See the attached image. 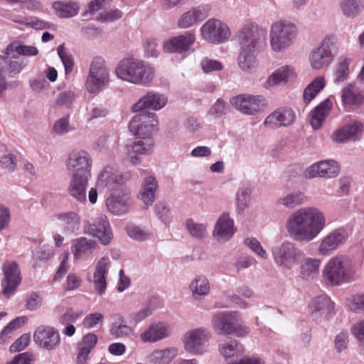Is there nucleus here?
Listing matches in <instances>:
<instances>
[{
	"mask_svg": "<svg viewBox=\"0 0 364 364\" xmlns=\"http://www.w3.org/2000/svg\"><path fill=\"white\" fill-rule=\"evenodd\" d=\"M244 243L260 258L263 259H267L268 258L267 252L255 237H247L245 239Z\"/></svg>",
	"mask_w": 364,
	"mask_h": 364,
	"instance_id": "4d7b16f0",
	"label": "nucleus"
},
{
	"mask_svg": "<svg viewBox=\"0 0 364 364\" xmlns=\"http://www.w3.org/2000/svg\"><path fill=\"white\" fill-rule=\"evenodd\" d=\"M275 264L284 270H291L299 264L304 252L292 241L286 240L272 248Z\"/></svg>",
	"mask_w": 364,
	"mask_h": 364,
	"instance_id": "6e6552de",
	"label": "nucleus"
},
{
	"mask_svg": "<svg viewBox=\"0 0 364 364\" xmlns=\"http://www.w3.org/2000/svg\"><path fill=\"white\" fill-rule=\"evenodd\" d=\"M114 74L119 80L124 82L148 87L154 79L155 70L146 61L126 58L118 63L114 69Z\"/></svg>",
	"mask_w": 364,
	"mask_h": 364,
	"instance_id": "7ed1b4c3",
	"label": "nucleus"
},
{
	"mask_svg": "<svg viewBox=\"0 0 364 364\" xmlns=\"http://www.w3.org/2000/svg\"><path fill=\"white\" fill-rule=\"evenodd\" d=\"M155 213L160 220L165 225H168L171 221V210L166 203L159 202L155 205Z\"/></svg>",
	"mask_w": 364,
	"mask_h": 364,
	"instance_id": "13d9d810",
	"label": "nucleus"
},
{
	"mask_svg": "<svg viewBox=\"0 0 364 364\" xmlns=\"http://www.w3.org/2000/svg\"><path fill=\"white\" fill-rule=\"evenodd\" d=\"M340 8L344 16L355 18L361 13L364 6L362 0H342Z\"/></svg>",
	"mask_w": 364,
	"mask_h": 364,
	"instance_id": "09e8293b",
	"label": "nucleus"
},
{
	"mask_svg": "<svg viewBox=\"0 0 364 364\" xmlns=\"http://www.w3.org/2000/svg\"><path fill=\"white\" fill-rule=\"evenodd\" d=\"M346 304L350 311L364 314V294L358 293L351 295L346 299Z\"/></svg>",
	"mask_w": 364,
	"mask_h": 364,
	"instance_id": "864d4df0",
	"label": "nucleus"
},
{
	"mask_svg": "<svg viewBox=\"0 0 364 364\" xmlns=\"http://www.w3.org/2000/svg\"><path fill=\"white\" fill-rule=\"evenodd\" d=\"M186 226L191 235L195 238H203L207 234L206 225L196 223L191 218L186 220Z\"/></svg>",
	"mask_w": 364,
	"mask_h": 364,
	"instance_id": "5fc2aeb1",
	"label": "nucleus"
},
{
	"mask_svg": "<svg viewBox=\"0 0 364 364\" xmlns=\"http://www.w3.org/2000/svg\"><path fill=\"white\" fill-rule=\"evenodd\" d=\"M200 33L205 41L213 44L224 43L230 36L228 26L216 18L208 20L200 28Z\"/></svg>",
	"mask_w": 364,
	"mask_h": 364,
	"instance_id": "f3484780",
	"label": "nucleus"
},
{
	"mask_svg": "<svg viewBox=\"0 0 364 364\" xmlns=\"http://www.w3.org/2000/svg\"><path fill=\"white\" fill-rule=\"evenodd\" d=\"M189 289L195 298L206 296L210 290L208 279L203 275L196 276L189 285Z\"/></svg>",
	"mask_w": 364,
	"mask_h": 364,
	"instance_id": "a18cd8bd",
	"label": "nucleus"
},
{
	"mask_svg": "<svg viewBox=\"0 0 364 364\" xmlns=\"http://www.w3.org/2000/svg\"><path fill=\"white\" fill-rule=\"evenodd\" d=\"M106 208L113 215H122L131 209L132 198L127 187L111 191L106 199Z\"/></svg>",
	"mask_w": 364,
	"mask_h": 364,
	"instance_id": "6ab92c4d",
	"label": "nucleus"
},
{
	"mask_svg": "<svg viewBox=\"0 0 364 364\" xmlns=\"http://www.w3.org/2000/svg\"><path fill=\"white\" fill-rule=\"evenodd\" d=\"M33 341L41 348L52 350L60 346V337L58 331L50 326H40L33 333Z\"/></svg>",
	"mask_w": 364,
	"mask_h": 364,
	"instance_id": "aec40b11",
	"label": "nucleus"
},
{
	"mask_svg": "<svg viewBox=\"0 0 364 364\" xmlns=\"http://www.w3.org/2000/svg\"><path fill=\"white\" fill-rule=\"evenodd\" d=\"M0 59L5 62L11 77L19 74L27 65V61L21 58L15 53L7 54V47L0 55Z\"/></svg>",
	"mask_w": 364,
	"mask_h": 364,
	"instance_id": "4c0bfd02",
	"label": "nucleus"
},
{
	"mask_svg": "<svg viewBox=\"0 0 364 364\" xmlns=\"http://www.w3.org/2000/svg\"><path fill=\"white\" fill-rule=\"evenodd\" d=\"M202 70L204 73H210L212 71L221 70L223 68L222 63L216 60L205 58L200 62Z\"/></svg>",
	"mask_w": 364,
	"mask_h": 364,
	"instance_id": "0e129e2a",
	"label": "nucleus"
},
{
	"mask_svg": "<svg viewBox=\"0 0 364 364\" xmlns=\"http://www.w3.org/2000/svg\"><path fill=\"white\" fill-rule=\"evenodd\" d=\"M209 5H200L183 13L178 21V26L181 28H190L204 20L209 14Z\"/></svg>",
	"mask_w": 364,
	"mask_h": 364,
	"instance_id": "c85d7f7f",
	"label": "nucleus"
},
{
	"mask_svg": "<svg viewBox=\"0 0 364 364\" xmlns=\"http://www.w3.org/2000/svg\"><path fill=\"white\" fill-rule=\"evenodd\" d=\"M112 323L110 326V334L115 338L128 337L134 334V329L129 326L124 316L120 314L112 315Z\"/></svg>",
	"mask_w": 364,
	"mask_h": 364,
	"instance_id": "ea45409f",
	"label": "nucleus"
},
{
	"mask_svg": "<svg viewBox=\"0 0 364 364\" xmlns=\"http://www.w3.org/2000/svg\"><path fill=\"white\" fill-rule=\"evenodd\" d=\"M92 159L89 153L83 150L71 151L65 166L73 176H91Z\"/></svg>",
	"mask_w": 364,
	"mask_h": 364,
	"instance_id": "4468645a",
	"label": "nucleus"
},
{
	"mask_svg": "<svg viewBox=\"0 0 364 364\" xmlns=\"http://www.w3.org/2000/svg\"><path fill=\"white\" fill-rule=\"evenodd\" d=\"M326 226L325 214L318 208L312 206L303 207L292 212L285 223L289 237L299 242L314 240Z\"/></svg>",
	"mask_w": 364,
	"mask_h": 364,
	"instance_id": "f257e3e1",
	"label": "nucleus"
},
{
	"mask_svg": "<svg viewBox=\"0 0 364 364\" xmlns=\"http://www.w3.org/2000/svg\"><path fill=\"white\" fill-rule=\"evenodd\" d=\"M57 53L64 65L65 73L72 72L74 65L73 55L65 49L64 45H60L57 48Z\"/></svg>",
	"mask_w": 364,
	"mask_h": 364,
	"instance_id": "6e6d98bb",
	"label": "nucleus"
},
{
	"mask_svg": "<svg viewBox=\"0 0 364 364\" xmlns=\"http://www.w3.org/2000/svg\"><path fill=\"white\" fill-rule=\"evenodd\" d=\"M357 272L355 262L349 257L337 255L330 258L323 266L322 277L326 284L338 287L355 281Z\"/></svg>",
	"mask_w": 364,
	"mask_h": 364,
	"instance_id": "20e7f679",
	"label": "nucleus"
},
{
	"mask_svg": "<svg viewBox=\"0 0 364 364\" xmlns=\"http://www.w3.org/2000/svg\"><path fill=\"white\" fill-rule=\"evenodd\" d=\"M240 316L237 311H220L213 315L212 326L219 334L235 335L242 337L250 332V328L239 323Z\"/></svg>",
	"mask_w": 364,
	"mask_h": 364,
	"instance_id": "1a4fd4ad",
	"label": "nucleus"
},
{
	"mask_svg": "<svg viewBox=\"0 0 364 364\" xmlns=\"http://www.w3.org/2000/svg\"><path fill=\"white\" fill-rule=\"evenodd\" d=\"M341 100L346 107H360L364 103V92L354 84H348L342 90Z\"/></svg>",
	"mask_w": 364,
	"mask_h": 364,
	"instance_id": "473e14b6",
	"label": "nucleus"
},
{
	"mask_svg": "<svg viewBox=\"0 0 364 364\" xmlns=\"http://www.w3.org/2000/svg\"><path fill=\"white\" fill-rule=\"evenodd\" d=\"M158 182L152 176L144 178L139 192L140 200L147 206L151 205L156 198Z\"/></svg>",
	"mask_w": 364,
	"mask_h": 364,
	"instance_id": "58836bf2",
	"label": "nucleus"
},
{
	"mask_svg": "<svg viewBox=\"0 0 364 364\" xmlns=\"http://www.w3.org/2000/svg\"><path fill=\"white\" fill-rule=\"evenodd\" d=\"M82 282L80 276L76 273L70 272L67 276L64 284V289L67 291H74L81 286Z\"/></svg>",
	"mask_w": 364,
	"mask_h": 364,
	"instance_id": "680f3d73",
	"label": "nucleus"
},
{
	"mask_svg": "<svg viewBox=\"0 0 364 364\" xmlns=\"http://www.w3.org/2000/svg\"><path fill=\"white\" fill-rule=\"evenodd\" d=\"M195 35L191 32H186L171 38L164 43V49L168 53H182L188 50L195 41Z\"/></svg>",
	"mask_w": 364,
	"mask_h": 364,
	"instance_id": "2f4dec72",
	"label": "nucleus"
},
{
	"mask_svg": "<svg viewBox=\"0 0 364 364\" xmlns=\"http://www.w3.org/2000/svg\"><path fill=\"white\" fill-rule=\"evenodd\" d=\"M103 318L104 316L101 313L95 312L90 314L85 317L82 324L85 328H92L97 323H102L103 322Z\"/></svg>",
	"mask_w": 364,
	"mask_h": 364,
	"instance_id": "338daca9",
	"label": "nucleus"
},
{
	"mask_svg": "<svg viewBox=\"0 0 364 364\" xmlns=\"http://www.w3.org/2000/svg\"><path fill=\"white\" fill-rule=\"evenodd\" d=\"M91 176H73L68 187L69 195L80 203L87 201V189Z\"/></svg>",
	"mask_w": 364,
	"mask_h": 364,
	"instance_id": "c756f323",
	"label": "nucleus"
},
{
	"mask_svg": "<svg viewBox=\"0 0 364 364\" xmlns=\"http://www.w3.org/2000/svg\"><path fill=\"white\" fill-rule=\"evenodd\" d=\"M364 134V122L357 120H350L343 126L337 129L333 136V141L338 143L356 141Z\"/></svg>",
	"mask_w": 364,
	"mask_h": 364,
	"instance_id": "412c9836",
	"label": "nucleus"
},
{
	"mask_svg": "<svg viewBox=\"0 0 364 364\" xmlns=\"http://www.w3.org/2000/svg\"><path fill=\"white\" fill-rule=\"evenodd\" d=\"M131 174L127 172L122 173L113 166H105L98 174L96 187L107 189L109 191L124 188L125 183L129 180Z\"/></svg>",
	"mask_w": 364,
	"mask_h": 364,
	"instance_id": "ddd939ff",
	"label": "nucleus"
},
{
	"mask_svg": "<svg viewBox=\"0 0 364 364\" xmlns=\"http://www.w3.org/2000/svg\"><path fill=\"white\" fill-rule=\"evenodd\" d=\"M110 259L104 256L98 259L95 265L92 282L99 295L103 294L107 289V276L110 267Z\"/></svg>",
	"mask_w": 364,
	"mask_h": 364,
	"instance_id": "a878e982",
	"label": "nucleus"
},
{
	"mask_svg": "<svg viewBox=\"0 0 364 364\" xmlns=\"http://www.w3.org/2000/svg\"><path fill=\"white\" fill-rule=\"evenodd\" d=\"M97 243L96 241L86 237L74 239L71 242V252L75 261H82L88 259L94 252Z\"/></svg>",
	"mask_w": 364,
	"mask_h": 364,
	"instance_id": "393cba45",
	"label": "nucleus"
},
{
	"mask_svg": "<svg viewBox=\"0 0 364 364\" xmlns=\"http://www.w3.org/2000/svg\"><path fill=\"white\" fill-rule=\"evenodd\" d=\"M235 230L233 220L229 214L223 213L218 219L213 235L218 242H224L232 237Z\"/></svg>",
	"mask_w": 364,
	"mask_h": 364,
	"instance_id": "7c9ffc66",
	"label": "nucleus"
},
{
	"mask_svg": "<svg viewBox=\"0 0 364 364\" xmlns=\"http://www.w3.org/2000/svg\"><path fill=\"white\" fill-rule=\"evenodd\" d=\"M349 237L348 230L343 227L334 229L322 237L317 251L319 255L329 256L343 245Z\"/></svg>",
	"mask_w": 364,
	"mask_h": 364,
	"instance_id": "dca6fc26",
	"label": "nucleus"
},
{
	"mask_svg": "<svg viewBox=\"0 0 364 364\" xmlns=\"http://www.w3.org/2000/svg\"><path fill=\"white\" fill-rule=\"evenodd\" d=\"M60 225L65 233L73 234L80 230L81 218L79 214L74 211H68L55 215Z\"/></svg>",
	"mask_w": 364,
	"mask_h": 364,
	"instance_id": "72a5a7b5",
	"label": "nucleus"
},
{
	"mask_svg": "<svg viewBox=\"0 0 364 364\" xmlns=\"http://www.w3.org/2000/svg\"><path fill=\"white\" fill-rule=\"evenodd\" d=\"M295 120V112L291 107H282L268 114L263 123L269 129H279L290 127Z\"/></svg>",
	"mask_w": 364,
	"mask_h": 364,
	"instance_id": "4be33fe9",
	"label": "nucleus"
},
{
	"mask_svg": "<svg viewBox=\"0 0 364 364\" xmlns=\"http://www.w3.org/2000/svg\"><path fill=\"white\" fill-rule=\"evenodd\" d=\"M350 59L341 57L336 65L334 71V81L339 83L345 81L349 75Z\"/></svg>",
	"mask_w": 364,
	"mask_h": 364,
	"instance_id": "603ef678",
	"label": "nucleus"
},
{
	"mask_svg": "<svg viewBox=\"0 0 364 364\" xmlns=\"http://www.w3.org/2000/svg\"><path fill=\"white\" fill-rule=\"evenodd\" d=\"M167 100L164 94L153 90L149 91L132 105V111L136 113L145 111V109L158 111L166 106Z\"/></svg>",
	"mask_w": 364,
	"mask_h": 364,
	"instance_id": "b1692460",
	"label": "nucleus"
},
{
	"mask_svg": "<svg viewBox=\"0 0 364 364\" xmlns=\"http://www.w3.org/2000/svg\"><path fill=\"white\" fill-rule=\"evenodd\" d=\"M295 75L294 70L291 66H281L269 75L265 82V87H274L286 83L289 80L294 77Z\"/></svg>",
	"mask_w": 364,
	"mask_h": 364,
	"instance_id": "c9c22d12",
	"label": "nucleus"
},
{
	"mask_svg": "<svg viewBox=\"0 0 364 364\" xmlns=\"http://www.w3.org/2000/svg\"><path fill=\"white\" fill-rule=\"evenodd\" d=\"M177 353L178 350L175 348L156 350L148 359L151 364H168Z\"/></svg>",
	"mask_w": 364,
	"mask_h": 364,
	"instance_id": "49530a36",
	"label": "nucleus"
},
{
	"mask_svg": "<svg viewBox=\"0 0 364 364\" xmlns=\"http://www.w3.org/2000/svg\"><path fill=\"white\" fill-rule=\"evenodd\" d=\"M127 232L128 235L134 240H146L150 237L151 234L141 229L139 227L133 224L127 227Z\"/></svg>",
	"mask_w": 364,
	"mask_h": 364,
	"instance_id": "052dcab7",
	"label": "nucleus"
},
{
	"mask_svg": "<svg viewBox=\"0 0 364 364\" xmlns=\"http://www.w3.org/2000/svg\"><path fill=\"white\" fill-rule=\"evenodd\" d=\"M219 351L226 360L237 358L245 353L243 346L235 339H226L219 343Z\"/></svg>",
	"mask_w": 364,
	"mask_h": 364,
	"instance_id": "a19ab883",
	"label": "nucleus"
},
{
	"mask_svg": "<svg viewBox=\"0 0 364 364\" xmlns=\"http://www.w3.org/2000/svg\"><path fill=\"white\" fill-rule=\"evenodd\" d=\"M351 333L356 338L359 346L364 350V319L351 327Z\"/></svg>",
	"mask_w": 364,
	"mask_h": 364,
	"instance_id": "69168bd1",
	"label": "nucleus"
},
{
	"mask_svg": "<svg viewBox=\"0 0 364 364\" xmlns=\"http://www.w3.org/2000/svg\"><path fill=\"white\" fill-rule=\"evenodd\" d=\"M108 113L106 108L98 104L92 103L87 107L88 119H94L105 117Z\"/></svg>",
	"mask_w": 364,
	"mask_h": 364,
	"instance_id": "e2e57ef3",
	"label": "nucleus"
},
{
	"mask_svg": "<svg viewBox=\"0 0 364 364\" xmlns=\"http://www.w3.org/2000/svg\"><path fill=\"white\" fill-rule=\"evenodd\" d=\"M339 173V166L336 161L327 159L316 162L308 167L304 171L307 178H334Z\"/></svg>",
	"mask_w": 364,
	"mask_h": 364,
	"instance_id": "5701e85b",
	"label": "nucleus"
},
{
	"mask_svg": "<svg viewBox=\"0 0 364 364\" xmlns=\"http://www.w3.org/2000/svg\"><path fill=\"white\" fill-rule=\"evenodd\" d=\"M171 329L168 324L159 321L152 323L140 334V339L144 343H155L168 337Z\"/></svg>",
	"mask_w": 364,
	"mask_h": 364,
	"instance_id": "cd10ccee",
	"label": "nucleus"
},
{
	"mask_svg": "<svg viewBox=\"0 0 364 364\" xmlns=\"http://www.w3.org/2000/svg\"><path fill=\"white\" fill-rule=\"evenodd\" d=\"M4 279L1 282L2 293L9 298L14 295L21 282V274L18 264L14 261L7 260L2 267Z\"/></svg>",
	"mask_w": 364,
	"mask_h": 364,
	"instance_id": "a211bd4d",
	"label": "nucleus"
},
{
	"mask_svg": "<svg viewBox=\"0 0 364 364\" xmlns=\"http://www.w3.org/2000/svg\"><path fill=\"white\" fill-rule=\"evenodd\" d=\"M210 338L211 333L206 328L199 327L190 330L183 336L184 348L193 355H203L208 351Z\"/></svg>",
	"mask_w": 364,
	"mask_h": 364,
	"instance_id": "9b49d317",
	"label": "nucleus"
},
{
	"mask_svg": "<svg viewBox=\"0 0 364 364\" xmlns=\"http://www.w3.org/2000/svg\"><path fill=\"white\" fill-rule=\"evenodd\" d=\"M109 82L110 71L105 60L100 57L95 58L90 63L85 81L87 92L97 95L108 86Z\"/></svg>",
	"mask_w": 364,
	"mask_h": 364,
	"instance_id": "9d476101",
	"label": "nucleus"
},
{
	"mask_svg": "<svg viewBox=\"0 0 364 364\" xmlns=\"http://www.w3.org/2000/svg\"><path fill=\"white\" fill-rule=\"evenodd\" d=\"M332 102L326 99L309 113V122L314 129H318L332 109Z\"/></svg>",
	"mask_w": 364,
	"mask_h": 364,
	"instance_id": "f704fd0d",
	"label": "nucleus"
},
{
	"mask_svg": "<svg viewBox=\"0 0 364 364\" xmlns=\"http://www.w3.org/2000/svg\"><path fill=\"white\" fill-rule=\"evenodd\" d=\"M81 315L82 311L80 310L68 308L66 311L58 318V323L61 325L73 323L75 322Z\"/></svg>",
	"mask_w": 364,
	"mask_h": 364,
	"instance_id": "bf43d9fd",
	"label": "nucleus"
},
{
	"mask_svg": "<svg viewBox=\"0 0 364 364\" xmlns=\"http://www.w3.org/2000/svg\"><path fill=\"white\" fill-rule=\"evenodd\" d=\"M326 80L324 77L318 76L304 89L303 98L305 103L309 104L324 88Z\"/></svg>",
	"mask_w": 364,
	"mask_h": 364,
	"instance_id": "de8ad7c7",
	"label": "nucleus"
},
{
	"mask_svg": "<svg viewBox=\"0 0 364 364\" xmlns=\"http://www.w3.org/2000/svg\"><path fill=\"white\" fill-rule=\"evenodd\" d=\"M306 200V198L303 193L294 191L279 198L276 200V205L279 208L294 209L296 206L304 203Z\"/></svg>",
	"mask_w": 364,
	"mask_h": 364,
	"instance_id": "37998d69",
	"label": "nucleus"
},
{
	"mask_svg": "<svg viewBox=\"0 0 364 364\" xmlns=\"http://www.w3.org/2000/svg\"><path fill=\"white\" fill-rule=\"evenodd\" d=\"M11 53H15L17 55L35 56L38 53V50L35 46H26L14 41L7 46V54Z\"/></svg>",
	"mask_w": 364,
	"mask_h": 364,
	"instance_id": "8fccbe9b",
	"label": "nucleus"
},
{
	"mask_svg": "<svg viewBox=\"0 0 364 364\" xmlns=\"http://www.w3.org/2000/svg\"><path fill=\"white\" fill-rule=\"evenodd\" d=\"M56 15L62 18H72L80 11V5L73 1H60L53 4Z\"/></svg>",
	"mask_w": 364,
	"mask_h": 364,
	"instance_id": "79ce46f5",
	"label": "nucleus"
},
{
	"mask_svg": "<svg viewBox=\"0 0 364 364\" xmlns=\"http://www.w3.org/2000/svg\"><path fill=\"white\" fill-rule=\"evenodd\" d=\"M83 232L97 239L103 245H108L113 238L109 220L105 214H99L94 219L87 220L83 227Z\"/></svg>",
	"mask_w": 364,
	"mask_h": 364,
	"instance_id": "f8f14e48",
	"label": "nucleus"
},
{
	"mask_svg": "<svg viewBox=\"0 0 364 364\" xmlns=\"http://www.w3.org/2000/svg\"><path fill=\"white\" fill-rule=\"evenodd\" d=\"M313 318L318 323L327 319L333 309V303L326 295L315 297L310 306Z\"/></svg>",
	"mask_w": 364,
	"mask_h": 364,
	"instance_id": "bb28decb",
	"label": "nucleus"
},
{
	"mask_svg": "<svg viewBox=\"0 0 364 364\" xmlns=\"http://www.w3.org/2000/svg\"><path fill=\"white\" fill-rule=\"evenodd\" d=\"M321 260L316 257H306L299 267L300 277L306 281H312L319 274Z\"/></svg>",
	"mask_w": 364,
	"mask_h": 364,
	"instance_id": "e433bc0d",
	"label": "nucleus"
},
{
	"mask_svg": "<svg viewBox=\"0 0 364 364\" xmlns=\"http://www.w3.org/2000/svg\"><path fill=\"white\" fill-rule=\"evenodd\" d=\"M156 298H151L141 309L129 314L128 318L130 323L136 326L150 316L156 308Z\"/></svg>",
	"mask_w": 364,
	"mask_h": 364,
	"instance_id": "c03bdc74",
	"label": "nucleus"
},
{
	"mask_svg": "<svg viewBox=\"0 0 364 364\" xmlns=\"http://www.w3.org/2000/svg\"><path fill=\"white\" fill-rule=\"evenodd\" d=\"M158 119L155 114L147 111L139 112L130 120L129 129L133 134L140 139H147L144 142H134L124 147L126 159L133 165L141 162L139 155H148L154 145L151 136L158 131Z\"/></svg>",
	"mask_w": 364,
	"mask_h": 364,
	"instance_id": "f03ea898",
	"label": "nucleus"
},
{
	"mask_svg": "<svg viewBox=\"0 0 364 364\" xmlns=\"http://www.w3.org/2000/svg\"><path fill=\"white\" fill-rule=\"evenodd\" d=\"M230 104L239 112L252 115L267 106L266 99L262 95L241 94L231 98Z\"/></svg>",
	"mask_w": 364,
	"mask_h": 364,
	"instance_id": "2eb2a0df",
	"label": "nucleus"
},
{
	"mask_svg": "<svg viewBox=\"0 0 364 364\" xmlns=\"http://www.w3.org/2000/svg\"><path fill=\"white\" fill-rule=\"evenodd\" d=\"M339 53V42L333 33L326 35L319 43L312 49L309 55L311 67L321 70L329 66Z\"/></svg>",
	"mask_w": 364,
	"mask_h": 364,
	"instance_id": "423d86ee",
	"label": "nucleus"
},
{
	"mask_svg": "<svg viewBox=\"0 0 364 364\" xmlns=\"http://www.w3.org/2000/svg\"><path fill=\"white\" fill-rule=\"evenodd\" d=\"M225 102L222 100L218 99L210 107L207 115L214 119L220 118L225 114Z\"/></svg>",
	"mask_w": 364,
	"mask_h": 364,
	"instance_id": "774afa93",
	"label": "nucleus"
},
{
	"mask_svg": "<svg viewBox=\"0 0 364 364\" xmlns=\"http://www.w3.org/2000/svg\"><path fill=\"white\" fill-rule=\"evenodd\" d=\"M298 30L296 26L287 21H278L272 23L269 32V42L272 50L283 52L295 41Z\"/></svg>",
	"mask_w": 364,
	"mask_h": 364,
	"instance_id": "0eeeda50",
	"label": "nucleus"
},
{
	"mask_svg": "<svg viewBox=\"0 0 364 364\" xmlns=\"http://www.w3.org/2000/svg\"><path fill=\"white\" fill-rule=\"evenodd\" d=\"M251 200V189L249 185H242L236 193V205L240 211L248 208Z\"/></svg>",
	"mask_w": 364,
	"mask_h": 364,
	"instance_id": "3c124183",
	"label": "nucleus"
},
{
	"mask_svg": "<svg viewBox=\"0 0 364 364\" xmlns=\"http://www.w3.org/2000/svg\"><path fill=\"white\" fill-rule=\"evenodd\" d=\"M258 26L250 22L245 23L238 33L240 52L237 58L240 68L250 73L257 67L256 46L260 37Z\"/></svg>",
	"mask_w": 364,
	"mask_h": 364,
	"instance_id": "39448f33",
	"label": "nucleus"
}]
</instances>
